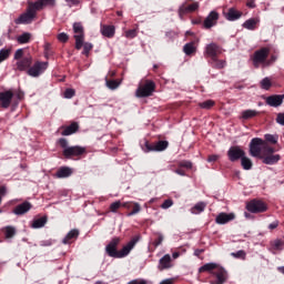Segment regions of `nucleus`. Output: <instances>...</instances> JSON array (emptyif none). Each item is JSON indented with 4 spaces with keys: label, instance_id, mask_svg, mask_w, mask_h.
I'll list each match as a JSON object with an SVG mask.
<instances>
[{
    "label": "nucleus",
    "instance_id": "1",
    "mask_svg": "<svg viewBox=\"0 0 284 284\" xmlns=\"http://www.w3.org/2000/svg\"><path fill=\"white\" fill-rule=\"evenodd\" d=\"M250 154L256 159H262L265 165H275L281 161L280 154H274V148L260 138L252 139L250 143Z\"/></svg>",
    "mask_w": 284,
    "mask_h": 284
},
{
    "label": "nucleus",
    "instance_id": "2",
    "mask_svg": "<svg viewBox=\"0 0 284 284\" xmlns=\"http://www.w3.org/2000/svg\"><path fill=\"white\" fill-rule=\"evenodd\" d=\"M39 11V9L32 4V2L28 3V8L27 11L24 13H22L17 20L16 23H22L24 26H28L30 23H32V21H34V19H37V12Z\"/></svg>",
    "mask_w": 284,
    "mask_h": 284
},
{
    "label": "nucleus",
    "instance_id": "3",
    "mask_svg": "<svg viewBox=\"0 0 284 284\" xmlns=\"http://www.w3.org/2000/svg\"><path fill=\"white\" fill-rule=\"evenodd\" d=\"M267 57H270V49L262 48L254 52L252 61L254 68H260L261 65H267L265 61H267Z\"/></svg>",
    "mask_w": 284,
    "mask_h": 284
},
{
    "label": "nucleus",
    "instance_id": "4",
    "mask_svg": "<svg viewBox=\"0 0 284 284\" xmlns=\"http://www.w3.org/2000/svg\"><path fill=\"white\" fill-rule=\"evenodd\" d=\"M156 84L153 81L146 80L144 85H140L135 91V97L139 99H143L145 97H152V92H154Z\"/></svg>",
    "mask_w": 284,
    "mask_h": 284
},
{
    "label": "nucleus",
    "instance_id": "5",
    "mask_svg": "<svg viewBox=\"0 0 284 284\" xmlns=\"http://www.w3.org/2000/svg\"><path fill=\"white\" fill-rule=\"evenodd\" d=\"M246 210L251 214H261L267 212V205L261 200H252L246 204Z\"/></svg>",
    "mask_w": 284,
    "mask_h": 284
},
{
    "label": "nucleus",
    "instance_id": "6",
    "mask_svg": "<svg viewBox=\"0 0 284 284\" xmlns=\"http://www.w3.org/2000/svg\"><path fill=\"white\" fill-rule=\"evenodd\" d=\"M48 70V62H36L31 68L27 70V74L29 77H33V79H37L41 77Z\"/></svg>",
    "mask_w": 284,
    "mask_h": 284
},
{
    "label": "nucleus",
    "instance_id": "7",
    "mask_svg": "<svg viewBox=\"0 0 284 284\" xmlns=\"http://www.w3.org/2000/svg\"><path fill=\"white\" fill-rule=\"evenodd\" d=\"M73 32H74V39H75V48L77 50H81V48H83V39L85 37L83 32V24H81V22H74Z\"/></svg>",
    "mask_w": 284,
    "mask_h": 284
},
{
    "label": "nucleus",
    "instance_id": "8",
    "mask_svg": "<svg viewBox=\"0 0 284 284\" xmlns=\"http://www.w3.org/2000/svg\"><path fill=\"white\" fill-rule=\"evenodd\" d=\"M119 243H121V239L113 237L110 241V243L105 246L106 254L112 258H119V251H116V247H119Z\"/></svg>",
    "mask_w": 284,
    "mask_h": 284
},
{
    "label": "nucleus",
    "instance_id": "9",
    "mask_svg": "<svg viewBox=\"0 0 284 284\" xmlns=\"http://www.w3.org/2000/svg\"><path fill=\"white\" fill-rule=\"evenodd\" d=\"M81 154H85V148L83 146H69L63 150V156H65V159L81 156Z\"/></svg>",
    "mask_w": 284,
    "mask_h": 284
},
{
    "label": "nucleus",
    "instance_id": "10",
    "mask_svg": "<svg viewBox=\"0 0 284 284\" xmlns=\"http://www.w3.org/2000/svg\"><path fill=\"white\" fill-rule=\"evenodd\" d=\"M139 243V237H133L126 245L122 247V250L118 251V258H125L132 250H134V246Z\"/></svg>",
    "mask_w": 284,
    "mask_h": 284
},
{
    "label": "nucleus",
    "instance_id": "11",
    "mask_svg": "<svg viewBox=\"0 0 284 284\" xmlns=\"http://www.w3.org/2000/svg\"><path fill=\"white\" fill-rule=\"evenodd\" d=\"M13 97L14 93L11 90L0 92V106L4 108V110H8V108H10V104L12 103Z\"/></svg>",
    "mask_w": 284,
    "mask_h": 284
},
{
    "label": "nucleus",
    "instance_id": "12",
    "mask_svg": "<svg viewBox=\"0 0 284 284\" xmlns=\"http://www.w3.org/2000/svg\"><path fill=\"white\" fill-rule=\"evenodd\" d=\"M227 156L232 162L239 161V159H243L245 156V151L240 146H232L227 151Z\"/></svg>",
    "mask_w": 284,
    "mask_h": 284
},
{
    "label": "nucleus",
    "instance_id": "13",
    "mask_svg": "<svg viewBox=\"0 0 284 284\" xmlns=\"http://www.w3.org/2000/svg\"><path fill=\"white\" fill-rule=\"evenodd\" d=\"M212 275L215 276V281L211 284H224L227 281V271L223 266H220L215 272H212Z\"/></svg>",
    "mask_w": 284,
    "mask_h": 284
},
{
    "label": "nucleus",
    "instance_id": "14",
    "mask_svg": "<svg viewBox=\"0 0 284 284\" xmlns=\"http://www.w3.org/2000/svg\"><path fill=\"white\" fill-rule=\"evenodd\" d=\"M196 10H199V2H193L192 4L183 3L179 8V17H180V19H183V17H185V14H190V12H196Z\"/></svg>",
    "mask_w": 284,
    "mask_h": 284
},
{
    "label": "nucleus",
    "instance_id": "15",
    "mask_svg": "<svg viewBox=\"0 0 284 284\" xmlns=\"http://www.w3.org/2000/svg\"><path fill=\"white\" fill-rule=\"evenodd\" d=\"M171 267H174V263L172 262V255L165 254L162 258H160L158 270H160V272H163L164 270H171Z\"/></svg>",
    "mask_w": 284,
    "mask_h": 284
},
{
    "label": "nucleus",
    "instance_id": "16",
    "mask_svg": "<svg viewBox=\"0 0 284 284\" xmlns=\"http://www.w3.org/2000/svg\"><path fill=\"white\" fill-rule=\"evenodd\" d=\"M205 54H206V57H210V59H215L216 57H219V54H221V47H219V44L212 42L206 45Z\"/></svg>",
    "mask_w": 284,
    "mask_h": 284
},
{
    "label": "nucleus",
    "instance_id": "17",
    "mask_svg": "<svg viewBox=\"0 0 284 284\" xmlns=\"http://www.w3.org/2000/svg\"><path fill=\"white\" fill-rule=\"evenodd\" d=\"M216 21H219V12L211 11L204 20V28H206V30H210V28H214Z\"/></svg>",
    "mask_w": 284,
    "mask_h": 284
},
{
    "label": "nucleus",
    "instance_id": "18",
    "mask_svg": "<svg viewBox=\"0 0 284 284\" xmlns=\"http://www.w3.org/2000/svg\"><path fill=\"white\" fill-rule=\"evenodd\" d=\"M234 213H220L215 219V223L219 225H225V223H230V221H234Z\"/></svg>",
    "mask_w": 284,
    "mask_h": 284
},
{
    "label": "nucleus",
    "instance_id": "19",
    "mask_svg": "<svg viewBox=\"0 0 284 284\" xmlns=\"http://www.w3.org/2000/svg\"><path fill=\"white\" fill-rule=\"evenodd\" d=\"M163 150H168V141H159L153 146L146 144L148 152H163Z\"/></svg>",
    "mask_w": 284,
    "mask_h": 284
},
{
    "label": "nucleus",
    "instance_id": "20",
    "mask_svg": "<svg viewBox=\"0 0 284 284\" xmlns=\"http://www.w3.org/2000/svg\"><path fill=\"white\" fill-rule=\"evenodd\" d=\"M16 65H17V70H19L20 72H23L32 65V58L29 57V58H23L21 60H18Z\"/></svg>",
    "mask_w": 284,
    "mask_h": 284
},
{
    "label": "nucleus",
    "instance_id": "21",
    "mask_svg": "<svg viewBox=\"0 0 284 284\" xmlns=\"http://www.w3.org/2000/svg\"><path fill=\"white\" fill-rule=\"evenodd\" d=\"M30 210H32V204L30 202H24L16 206L13 213H16L18 216H21L23 214H27V212H30Z\"/></svg>",
    "mask_w": 284,
    "mask_h": 284
},
{
    "label": "nucleus",
    "instance_id": "22",
    "mask_svg": "<svg viewBox=\"0 0 284 284\" xmlns=\"http://www.w3.org/2000/svg\"><path fill=\"white\" fill-rule=\"evenodd\" d=\"M32 4L38 10H43L45 6H49V8H54V6H57V0H37L36 2H32Z\"/></svg>",
    "mask_w": 284,
    "mask_h": 284
},
{
    "label": "nucleus",
    "instance_id": "23",
    "mask_svg": "<svg viewBox=\"0 0 284 284\" xmlns=\"http://www.w3.org/2000/svg\"><path fill=\"white\" fill-rule=\"evenodd\" d=\"M266 103L271 108H278V105H283V98L281 95H271L266 98Z\"/></svg>",
    "mask_w": 284,
    "mask_h": 284
},
{
    "label": "nucleus",
    "instance_id": "24",
    "mask_svg": "<svg viewBox=\"0 0 284 284\" xmlns=\"http://www.w3.org/2000/svg\"><path fill=\"white\" fill-rule=\"evenodd\" d=\"M55 176L57 179H68V176H72V169L62 166L57 171Z\"/></svg>",
    "mask_w": 284,
    "mask_h": 284
},
{
    "label": "nucleus",
    "instance_id": "25",
    "mask_svg": "<svg viewBox=\"0 0 284 284\" xmlns=\"http://www.w3.org/2000/svg\"><path fill=\"white\" fill-rule=\"evenodd\" d=\"M242 12L237 11L234 8L229 9V12L225 14L227 21H236L240 17H242Z\"/></svg>",
    "mask_w": 284,
    "mask_h": 284
},
{
    "label": "nucleus",
    "instance_id": "26",
    "mask_svg": "<svg viewBox=\"0 0 284 284\" xmlns=\"http://www.w3.org/2000/svg\"><path fill=\"white\" fill-rule=\"evenodd\" d=\"M221 267L220 264L216 263H206L203 266L200 267L199 272H210V274H212V272H216V270Z\"/></svg>",
    "mask_w": 284,
    "mask_h": 284
},
{
    "label": "nucleus",
    "instance_id": "27",
    "mask_svg": "<svg viewBox=\"0 0 284 284\" xmlns=\"http://www.w3.org/2000/svg\"><path fill=\"white\" fill-rule=\"evenodd\" d=\"M260 21L261 20L257 18H251L243 23V28L246 30H256V24H258Z\"/></svg>",
    "mask_w": 284,
    "mask_h": 284
},
{
    "label": "nucleus",
    "instance_id": "28",
    "mask_svg": "<svg viewBox=\"0 0 284 284\" xmlns=\"http://www.w3.org/2000/svg\"><path fill=\"white\" fill-rule=\"evenodd\" d=\"M79 130V124L77 122L71 123L69 126H65L62 131V136H70V134H74Z\"/></svg>",
    "mask_w": 284,
    "mask_h": 284
},
{
    "label": "nucleus",
    "instance_id": "29",
    "mask_svg": "<svg viewBox=\"0 0 284 284\" xmlns=\"http://www.w3.org/2000/svg\"><path fill=\"white\" fill-rule=\"evenodd\" d=\"M254 116H258V111L248 109L242 111L241 119L248 121V119H254Z\"/></svg>",
    "mask_w": 284,
    "mask_h": 284
},
{
    "label": "nucleus",
    "instance_id": "30",
    "mask_svg": "<svg viewBox=\"0 0 284 284\" xmlns=\"http://www.w3.org/2000/svg\"><path fill=\"white\" fill-rule=\"evenodd\" d=\"M101 33L103 34V37L112 39V37H114V26H103L101 28Z\"/></svg>",
    "mask_w": 284,
    "mask_h": 284
},
{
    "label": "nucleus",
    "instance_id": "31",
    "mask_svg": "<svg viewBox=\"0 0 284 284\" xmlns=\"http://www.w3.org/2000/svg\"><path fill=\"white\" fill-rule=\"evenodd\" d=\"M79 237V230L74 229L71 230L67 236L62 240V243L64 245H68V243H70V241H72V239H78Z\"/></svg>",
    "mask_w": 284,
    "mask_h": 284
},
{
    "label": "nucleus",
    "instance_id": "32",
    "mask_svg": "<svg viewBox=\"0 0 284 284\" xmlns=\"http://www.w3.org/2000/svg\"><path fill=\"white\" fill-rule=\"evenodd\" d=\"M47 223H48V219L40 217L33 221L31 227H33V230H39L41 227H44Z\"/></svg>",
    "mask_w": 284,
    "mask_h": 284
},
{
    "label": "nucleus",
    "instance_id": "33",
    "mask_svg": "<svg viewBox=\"0 0 284 284\" xmlns=\"http://www.w3.org/2000/svg\"><path fill=\"white\" fill-rule=\"evenodd\" d=\"M206 207L205 202H199L197 204H195L192 209L191 212L192 214H201V212H204Z\"/></svg>",
    "mask_w": 284,
    "mask_h": 284
},
{
    "label": "nucleus",
    "instance_id": "34",
    "mask_svg": "<svg viewBox=\"0 0 284 284\" xmlns=\"http://www.w3.org/2000/svg\"><path fill=\"white\" fill-rule=\"evenodd\" d=\"M183 52L187 55L193 54V52H196V47H194V42L186 43L183 47Z\"/></svg>",
    "mask_w": 284,
    "mask_h": 284
},
{
    "label": "nucleus",
    "instance_id": "35",
    "mask_svg": "<svg viewBox=\"0 0 284 284\" xmlns=\"http://www.w3.org/2000/svg\"><path fill=\"white\" fill-rule=\"evenodd\" d=\"M241 164L243 170H252V160H250V158H246L245 155L242 156Z\"/></svg>",
    "mask_w": 284,
    "mask_h": 284
},
{
    "label": "nucleus",
    "instance_id": "36",
    "mask_svg": "<svg viewBox=\"0 0 284 284\" xmlns=\"http://www.w3.org/2000/svg\"><path fill=\"white\" fill-rule=\"evenodd\" d=\"M213 68H216L217 70H222V68H225L226 62L225 60H217L216 58L211 59Z\"/></svg>",
    "mask_w": 284,
    "mask_h": 284
},
{
    "label": "nucleus",
    "instance_id": "37",
    "mask_svg": "<svg viewBox=\"0 0 284 284\" xmlns=\"http://www.w3.org/2000/svg\"><path fill=\"white\" fill-rule=\"evenodd\" d=\"M10 52H12L11 49H1L0 50V63H3V61H6L10 58Z\"/></svg>",
    "mask_w": 284,
    "mask_h": 284
},
{
    "label": "nucleus",
    "instance_id": "38",
    "mask_svg": "<svg viewBox=\"0 0 284 284\" xmlns=\"http://www.w3.org/2000/svg\"><path fill=\"white\" fill-rule=\"evenodd\" d=\"M17 234V230L13 226H7L4 229L6 239H12Z\"/></svg>",
    "mask_w": 284,
    "mask_h": 284
},
{
    "label": "nucleus",
    "instance_id": "39",
    "mask_svg": "<svg viewBox=\"0 0 284 284\" xmlns=\"http://www.w3.org/2000/svg\"><path fill=\"white\" fill-rule=\"evenodd\" d=\"M200 108H202V110H210L211 108H214V101L206 100L204 102H201Z\"/></svg>",
    "mask_w": 284,
    "mask_h": 284
},
{
    "label": "nucleus",
    "instance_id": "40",
    "mask_svg": "<svg viewBox=\"0 0 284 284\" xmlns=\"http://www.w3.org/2000/svg\"><path fill=\"white\" fill-rule=\"evenodd\" d=\"M261 88L263 90H270V88H272V80H270V78H264L262 81H261Z\"/></svg>",
    "mask_w": 284,
    "mask_h": 284
},
{
    "label": "nucleus",
    "instance_id": "41",
    "mask_svg": "<svg viewBox=\"0 0 284 284\" xmlns=\"http://www.w3.org/2000/svg\"><path fill=\"white\" fill-rule=\"evenodd\" d=\"M264 139L268 143H273V145H275V143H278V135L265 134Z\"/></svg>",
    "mask_w": 284,
    "mask_h": 284
},
{
    "label": "nucleus",
    "instance_id": "42",
    "mask_svg": "<svg viewBox=\"0 0 284 284\" xmlns=\"http://www.w3.org/2000/svg\"><path fill=\"white\" fill-rule=\"evenodd\" d=\"M121 83H119L116 80H106V87L109 90H116Z\"/></svg>",
    "mask_w": 284,
    "mask_h": 284
},
{
    "label": "nucleus",
    "instance_id": "43",
    "mask_svg": "<svg viewBox=\"0 0 284 284\" xmlns=\"http://www.w3.org/2000/svg\"><path fill=\"white\" fill-rule=\"evenodd\" d=\"M133 205V210L128 213L126 216H134V214H139V212H141V204L134 202Z\"/></svg>",
    "mask_w": 284,
    "mask_h": 284
},
{
    "label": "nucleus",
    "instance_id": "44",
    "mask_svg": "<svg viewBox=\"0 0 284 284\" xmlns=\"http://www.w3.org/2000/svg\"><path fill=\"white\" fill-rule=\"evenodd\" d=\"M30 33H23L18 38V42L20 43H29L30 42Z\"/></svg>",
    "mask_w": 284,
    "mask_h": 284
},
{
    "label": "nucleus",
    "instance_id": "45",
    "mask_svg": "<svg viewBox=\"0 0 284 284\" xmlns=\"http://www.w3.org/2000/svg\"><path fill=\"white\" fill-rule=\"evenodd\" d=\"M120 207H122V203H121V201H116L110 205V211L113 213H116Z\"/></svg>",
    "mask_w": 284,
    "mask_h": 284
},
{
    "label": "nucleus",
    "instance_id": "46",
    "mask_svg": "<svg viewBox=\"0 0 284 284\" xmlns=\"http://www.w3.org/2000/svg\"><path fill=\"white\" fill-rule=\"evenodd\" d=\"M74 94H77V91H74V89H67L64 91V99H72Z\"/></svg>",
    "mask_w": 284,
    "mask_h": 284
},
{
    "label": "nucleus",
    "instance_id": "47",
    "mask_svg": "<svg viewBox=\"0 0 284 284\" xmlns=\"http://www.w3.org/2000/svg\"><path fill=\"white\" fill-rule=\"evenodd\" d=\"M68 39H70V37L65 32L58 34V41L61 43H67Z\"/></svg>",
    "mask_w": 284,
    "mask_h": 284
},
{
    "label": "nucleus",
    "instance_id": "48",
    "mask_svg": "<svg viewBox=\"0 0 284 284\" xmlns=\"http://www.w3.org/2000/svg\"><path fill=\"white\" fill-rule=\"evenodd\" d=\"M90 50H92V43L85 42L83 44V54H85V57H88V54H90Z\"/></svg>",
    "mask_w": 284,
    "mask_h": 284
},
{
    "label": "nucleus",
    "instance_id": "49",
    "mask_svg": "<svg viewBox=\"0 0 284 284\" xmlns=\"http://www.w3.org/2000/svg\"><path fill=\"white\" fill-rule=\"evenodd\" d=\"M172 205H174V202L172 200H165L161 204V207H162V210H169V207H172Z\"/></svg>",
    "mask_w": 284,
    "mask_h": 284
},
{
    "label": "nucleus",
    "instance_id": "50",
    "mask_svg": "<svg viewBox=\"0 0 284 284\" xmlns=\"http://www.w3.org/2000/svg\"><path fill=\"white\" fill-rule=\"evenodd\" d=\"M23 57V49H18L14 53L16 61H21V58Z\"/></svg>",
    "mask_w": 284,
    "mask_h": 284
},
{
    "label": "nucleus",
    "instance_id": "51",
    "mask_svg": "<svg viewBox=\"0 0 284 284\" xmlns=\"http://www.w3.org/2000/svg\"><path fill=\"white\" fill-rule=\"evenodd\" d=\"M126 39H134L136 37V30L132 29L125 32Z\"/></svg>",
    "mask_w": 284,
    "mask_h": 284
},
{
    "label": "nucleus",
    "instance_id": "52",
    "mask_svg": "<svg viewBox=\"0 0 284 284\" xmlns=\"http://www.w3.org/2000/svg\"><path fill=\"white\" fill-rule=\"evenodd\" d=\"M163 234L159 233L158 234V239L154 241V245L155 247H159V245H161V243H163Z\"/></svg>",
    "mask_w": 284,
    "mask_h": 284
},
{
    "label": "nucleus",
    "instance_id": "53",
    "mask_svg": "<svg viewBox=\"0 0 284 284\" xmlns=\"http://www.w3.org/2000/svg\"><path fill=\"white\" fill-rule=\"evenodd\" d=\"M235 258H245V251H237L236 253H232Z\"/></svg>",
    "mask_w": 284,
    "mask_h": 284
},
{
    "label": "nucleus",
    "instance_id": "54",
    "mask_svg": "<svg viewBox=\"0 0 284 284\" xmlns=\"http://www.w3.org/2000/svg\"><path fill=\"white\" fill-rule=\"evenodd\" d=\"M220 158H221V156H220V155H216V154L210 155V156L207 158V162H209V163H214V162L219 161Z\"/></svg>",
    "mask_w": 284,
    "mask_h": 284
},
{
    "label": "nucleus",
    "instance_id": "55",
    "mask_svg": "<svg viewBox=\"0 0 284 284\" xmlns=\"http://www.w3.org/2000/svg\"><path fill=\"white\" fill-rule=\"evenodd\" d=\"M81 0H67V6H69V8H72L73 6H79Z\"/></svg>",
    "mask_w": 284,
    "mask_h": 284
},
{
    "label": "nucleus",
    "instance_id": "56",
    "mask_svg": "<svg viewBox=\"0 0 284 284\" xmlns=\"http://www.w3.org/2000/svg\"><path fill=\"white\" fill-rule=\"evenodd\" d=\"M276 122L280 124V125H284V113H280L276 118Z\"/></svg>",
    "mask_w": 284,
    "mask_h": 284
},
{
    "label": "nucleus",
    "instance_id": "57",
    "mask_svg": "<svg viewBox=\"0 0 284 284\" xmlns=\"http://www.w3.org/2000/svg\"><path fill=\"white\" fill-rule=\"evenodd\" d=\"M52 240H47V241H42L41 243H40V245L42 246V247H50V245H52Z\"/></svg>",
    "mask_w": 284,
    "mask_h": 284
},
{
    "label": "nucleus",
    "instance_id": "58",
    "mask_svg": "<svg viewBox=\"0 0 284 284\" xmlns=\"http://www.w3.org/2000/svg\"><path fill=\"white\" fill-rule=\"evenodd\" d=\"M59 144L61 145V148H64V150H65V148H70V146H68V140H65L63 138L59 140Z\"/></svg>",
    "mask_w": 284,
    "mask_h": 284
},
{
    "label": "nucleus",
    "instance_id": "59",
    "mask_svg": "<svg viewBox=\"0 0 284 284\" xmlns=\"http://www.w3.org/2000/svg\"><path fill=\"white\" fill-rule=\"evenodd\" d=\"M180 166H181V168L191 169V168H192V162H190V161L181 162V163H180Z\"/></svg>",
    "mask_w": 284,
    "mask_h": 284
},
{
    "label": "nucleus",
    "instance_id": "60",
    "mask_svg": "<svg viewBox=\"0 0 284 284\" xmlns=\"http://www.w3.org/2000/svg\"><path fill=\"white\" fill-rule=\"evenodd\" d=\"M278 227V222H273L268 225V230H276Z\"/></svg>",
    "mask_w": 284,
    "mask_h": 284
},
{
    "label": "nucleus",
    "instance_id": "61",
    "mask_svg": "<svg viewBox=\"0 0 284 284\" xmlns=\"http://www.w3.org/2000/svg\"><path fill=\"white\" fill-rule=\"evenodd\" d=\"M247 8H256V3L254 2V0H251L246 3Z\"/></svg>",
    "mask_w": 284,
    "mask_h": 284
},
{
    "label": "nucleus",
    "instance_id": "62",
    "mask_svg": "<svg viewBox=\"0 0 284 284\" xmlns=\"http://www.w3.org/2000/svg\"><path fill=\"white\" fill-rule=\"evenodd\" d=\"M51 44L49 42L44 43V52L48 54L50 52Z\"/></svg>",
    "mask_w": 284,
    "mask_h": 284
},
{
    "label": "nucleus",
    "instance_id": "63",
    "mask_svg": "<svg viewBox=\"0 0 284 284\" xmlns=\"http://www.w3.org/2000/svg\"><path fill=\"white\" fill-rule=\"evenodd\" d=\"M281 245H283V243H282L280 240H276V241L274 242V247H275L276 250H278V247H281Z\"/></svg>",
    "mask_w": 284,
    "mask_h": 284
},
{
    "label": "nucleus",
    "instance_id": "64",
    "mask_svg": "<svg viewBox=\"0 0 284 284\" xmlns=\"http://www.w3.org/2000/svg\"><path fill=\"white\" fill-rule=\"evenodd\" d=\"M160 284H173L172 280H163Z\"/></svg>",
    "mask_w": 284,
    "mask_h": 284
}]
</instances>
